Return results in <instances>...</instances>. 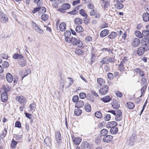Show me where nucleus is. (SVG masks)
I'll use <instances>...</instances> for the list:
<instances>
[{
    "label": "nucleus",
    "instance_id": "29",
    "mask_svg": "<svg viewBox=\"0 0 149 149\" xmlns=\"http://www.w3.org/2000/svg\"><path fill=\"white\" fill-rule=\"evenodd\" d=\"M135 34L136 36L140 38H143L142 34L139 31H136L135 32Z\"/></svg>",
    "mask_w": 149,
    "mask_h": 149
},
{
    "label": "nucleus",
    "instance_id": "5",
    "mask_svg": "<svg viewBox=\"0 0 149 149\" xmlns=\"http://www.w3.org/2000/svg\"><path fill=\"white\" fill-rule=\"evenodd\" d=\"M140 43V40L138 38H136L133 39L131 42V46L133 47H136Z\"/></svg>",
    "mask_w": 149,
    "mask_h": 149
},
{
    "label": "nucleus",
    "instance_id": "14",
    "mask_svg": "<svg viewBox=\"0 0 149 149\" xmlns=\"http://www.w3.org/2000/svg\"><path fill=\"white\" fill-rule=\"evenodd\" d=\"M145 48L142 47H139L137 50V53L139 56H141L144 53Z\"/></svg>",
    "mask_w": 149,
    "mask_h": 149
},
{
    "label": "nucleus",
    "instance_id": "28",
    "mask_svg": "<svg viewBox=\"0 0 149 149\" xmlns=\"http://www.w3.org/2000/svg\"><path fill=\"white\" fill-rule=\"evenodd\" d=\"M127 107L130 109H132L134 107V104L132 102H129L127 103Z\"/></svg>",
    "mask_w": 149,
    "mask_h": 149
},
{
    "label": "nucleus",
    "instance_id": "59",
    "mask_svg": "<svg viewBox=\"0 0 149 149\" xmlns=\"http://www.w3.org/2000/svg\"><path fill=\"white\" fill-rule=\"evenodd\" d=\"M2 65L4 68H7L8 67L9 64L8 62L5 61L3 63Z\"/></svg>",
    "mask_w": 149,
    "mask_h": 149
},
{
    "label": "nucleus",
    "instance_id": "37",
    "mask_svg": "<svg viewBox=\"0 0 149 149\" xmlns=\"http://www.w3.org/2000/svg\"><path fill=\"white\" fill-rule=\"evenodd\" d=\"M82 22V20L81 19L79 18H76L74 20V22L76 24H81Z\"/></svg>",
    "mask_w": 149,
    "mask_h": 149
},
{
    "label": "nucleus",
    "instance_id": "45",
    "mask_svg": "<svg viewBox=\"0 0 149 149\" xmlns=\"http://www.w3.org/2000/svg\"><path fill=\"white\" fill-rule=\"evenodd\" d=\"M98 83L100 85L103 84L104 83V80L101 78H99L97 79Z\"/></svg>",
    "mask_w": 149,
    "mask_h": 149
},
{
    "label": "nucleus",
    "instance_id": "33",
    "mask_svg": "<svg viewBox=\"0 0 149 149\" xmlns=\"http://www.w3.org/2000/svg\"><path fill=\"white\" fill-rule=\"evenodd\" d=\"M108 130L106 129H103L100 132V134L102 136H105L108 133Z\"/></svg>",
    "mask_w": 149,
    "mask_h": 149
},
{
    "label": "nucleus",
    "instance_id": "58",
    "mask_svg": "<svg viewBox=\"0 0 149 149\" xmlns=\"http://www.w3.org/2000/svg\"><path fill=\"white\" fill-rule=\"evenodd\" d=\"M79 99V97L78 96L75 95L73 97L72 100L74 102H77Z\"/></svg>",
    "mask_w": 149,
    "mask_h": 149
},
{
    "label": "nucleus",
    "instance_id": "47",
    "mask_svg": "<svg viewBox=\"0 0 149 149\" xmlns=\"http://www.w3.org/2000/svg\"><path fill=\"white\" fill-rule=\"evenodd\" d=\"M149 38H144L142 39V41L145 42V44H143V45H147L149 43Z\"/></svg>",
    "mask_w": 149,
    "mask_h": 149
},
{
    "label": "nucleus",
    "instance_id": "11",
    "mask_svg": "<svg viewBox=\"0 0 149 149\" xmlns=\"http://www.w3.org/2000/svg\"><path fill=\"white\" fill-rule=\"evenodd\" d=\"M112 107L114 109H118L120 107L119 103L117 100H114L111 103Z\"/></svg>",
    "mask_w": 149,
    "mask_h": 149
},
{
    "label": "nucleus",
    "instance_id": "53",
    "mask_svg": "<svg viewBox=\"0 0 149 149\" xmlns=\"http://www.w3.org/2000/svg\"><path fill=\"white\" fill-rule=\"evenodd\" d=\"M87 8L90 9H92L94 8L93 4L91 3H89L87 5Z\"/></svg>",
    "mask_w": 149,
    "mask_h": 149
},
{
    "label": "nucleus",
    "instance_id": "49",
    "mask_svg": "<svg viewBox=\"0 0 149 149\" xmlns=\"http://www.w3.org/2000/svg\"><path fill=\"white\" fill-rule=\"evenodd\" d=\"M117 9H121L123 7V4L120 3H117V4L116 5Z\"/></svg>",
    "mask_w": 149,
    "mask_h": 149
},
{
    "label": "nucleus",
    "instance_id": "17",
    "mask_svg": "<svg viewBox=\"0 0 149 149\" xmlns=\"http://www.w3.org/2000/svg\"><path fill=\"white\" fill-rule=\"evenodd\" d=\"M18 62L19 65L22 67L25 66L26 64V61L24 59L22 58Z\"/></svg>",
    "mask_w": 149,
    "mask_h": 149
},
{
    "label": "nucleus",
    "instance_id": "26",
    "mask_svg": "<svg viewBox=\"0 0 149 149\" xmlns=\"http://www.w3.org/2000/svg\"><path fill=\"white\" fill-rule=\"evenodd\" d=\"M117 36V33L114 32H112L108 36V37L111 39L115 38Z\"/></svg>",
    "mask_w": 149,
    "mask_h": 149
},
{
    "label": "nucleus",
    "instance_id": "31",
    "mask_svg": "<svg viewBox=\"0 0 149 149\" xmlns=\"http://www.w3.org/2000/svg\"><path fill=\"white\" fill-rule=\"evenodd\" d=\"M149 32L148 31L144 30L142 31V35H143L144 37L147 38H149Z\"/></svg>",
    "mask_w": 149,
    "mask_h": 149
},
{
    "label": "nucleus",
    "instance_id": "2",
    "mask_svg": "<svg viewBox=\"0 0 149 149\" xmlns=\"http://www.w3.org/2000/svg\"><path fill=\"white\" fill-rule=\"evenodd\" d=\"M0 21L3 23H6L8 22V17L7 15L3 13L0 14Z\"/></svg>",
    "mask_w": 149,
    "mask_h": 149
},
{
    "label": "nucleus",
    "instance_id": "51",
    "mask_svg": "<svg viewBox=\"0 0 149 149\" xmlns=\"http://www.w3.org/2000/svg\"><path fill=\"white\" fill-rule=\"evenodd\" d=\"M29 107L31 108L32 111H35L36 109L35 105L33 103L29 105Z\"/></svg>",
    "mask_w": 149,
    "mask_h": 149
},
{
    "label": "nucleus",
    "instance_id": "3",
    "mask_svg": "<svg viewBox=\"0 0 149 149\" xmlns=\"http://www.w3.org/2000/svg\"><path fill=\"white\" fill-rule=\"evenodd\" d=\"M16 100L18 101L20 104L24 105L26 104L27 101L26 98L22 96L17 97H16Z\"/></svg>",
    "mask_w": 149,
    "mask_h": 149
},
{
    "label": "nucleus",
    "instance_id": "61",
    "mask_svg": "<svg viewBox=\"0 0 149 149\" xmlns=\"http://www.w3.org/2000/svg\"><path fill=\"white\" fill-rule=\"evenodd\" d=\"M78 13V11L74 10L70 12H69L68 13L71 15H74Z\"/></svg>",
    "mask_w": 149,
    "mask_h": 149
},
{
    "label": "nucleus",
    "instance_id": "34",
    "mask_svg": "<svg viewBox=\"0 0 149 149\" xmlns=\"http://www.w3.org/2000/svg\"><path fill=\"white\" fill-rule=\"evenodd\" d=\"M88 146V143L87 142H84L82 143L81 147L83 149L86 148Z\"/></svg>",
    "mask_w": 149,
    "mask_h": 149
},
{
    "label": "nucleus",
    "instance_id": "22",
    "mask_svg": "<svg viewBox=\"0 0 149 149\" xmlns=\"http://www.w3.org/2000/svg\"><path fill=\"white\" fill-rule=\"evenodd\" d=\"M75 53L79 56L83 55L84 54V52L81 49H78L75 51Z\"/></svg>",
    "mask_w": 149,
    "mask_h": 149
},
{
    "label": "nucleus",
    "instance_id": "20",
    "mask_svg": "<svg viewBox=\"0 0 149 149\" xmlns=\"http://www.w3.org/2000/svg\"><path fill=\"white\" fill-rule=\"evenodd\" d=\"M134 72L136 73H138L140 76H143L144 75L143 72L139 68H136L134 70Z\"/></svg>",
    "mask_w": 149,
    "mask_h": 149
},
{
    "label": "nucleus",
    "instance_id": "42",
    "mask_svg": "<svg viewBox=\"0 0 149 149\" xmlns=\"http://www.w3.org/2000/svg\"><path fill=\"white\" fill-rule=\"evenodd\" d=\"M65 39L66 38H70L69 37L71 35V33L70 31H66L65 33Z\"/></svg>",
    "mask_w": 149,
    "mask_h": 149
},
{
    "label": "nucleus",
    "instance_id": "44",
    "mask_svg": "<svg viewBox=\"0 0 149 149\" xmlns=\"http://www.w3.org/2000/svg\"><path fill=\"white\" fill-rule=\"evenodd\" d=\"M125 65H123L122 63H121L118 65V69L121 71H123L125 69Z\"/></svg>",
    "mask_w": 149,
    "mask_h": 149
},
{
    "label": "nucleus",
    "instance_id": "18",
    "mask_svg": "<svg viewBox=\"0 0 149 149\" xmlns=\"http://www.w3.org/2000/svg\"><path fill=\"white\" fill-rule=\"evenodd\" d=\"M59 28L62 31H64L66 28V24L65 22L61 23L59 25Z\"/></svg>",
    "mask_w": 149,
    "mask_h": 149
},
{
    "label": "nucleus",
    "instance_id": "64",
    "mask_svg": "<svg viewBox=\"0 0 149 149\" xmlns=\"http://www.w3.org/2000/svg\"><path fill=\"white\" fill-rule=\"evenodd\" d=\"M44 142L46 144L50 143H51V141L50 140H49V138L45 139L44 140Z\"/></svg>",
    "mask_w": 149,
    "mask_h": 149
},
{
    "label": "nucleus",
    "instance_id": "63",
    "mask_svg": "<svg viewBox=\"0 0 149 149\" xmlns=\"http://www.w3.org/2000/svg\"><path fill=\"white\" fill-rule=\"evenodd\" d=\"M15 126L18 128H20L21 127V123L19 121H17L15 123Z\"/></svg>",
    "mask_w": 149,
    "mask_h": 149
},
{
    "label": "nucleus",
    "instance_id": "24",
    "mask_svg": "<svg viewBox=\"0 0 149 149\" xmlns=\"http://www.w3.org/2000/svg\"><path fill=\"white\" fill-rule=\"evenodd\" d=\"M118 131V128L117 127L111 128L110 130V132L111 134H116Z\"/></svg>",
    "mask_w": 149,
    "mask_h": 149
},
{
    "label": "nucleus",
    "instance_id": "54",
    "mask_svg": "<svg viewBox=\"0 0 149 149\" xmlns=\"http://www.w3.org/2000/svg\"><path fill=\"white\" fill-rule=\"evenodd\" d=\"M79 96L80 98L81 99L84 98L86 97V94L84 93H80Z\"/></svg>",
    "mask_w": 149,
    "mask_h": 149
},
{
    "label": "nucleus",
    "instance_id": "46",
    "mask_svg": "<svg viewBox=\"0 0 149 149\" xmlns=\"http://www.w3.org/2000/svg\"><path fill=\"white\" fill-rule=\"evenodd\" d=\"M141 83L144 86H145L146 85L147 81L145 78H143L141 80Z\"/></svg>",
    "mask_w": 149,
    "mask_h": 149
},
{
    "label": "nucleus",
    "instance_id": "10",
    "mask_svg": "<svg viewBox=\"0 0 149 149\" xmlns=\"http://www.w3.org/2000/svg\"><path fill=\"white\" fill-rule=\"evenodd\" d=\"M117 123L115 121H111L108 122L107 124V127L108 128H112L116 127L117 125Z\"/></svg>",
    "mask_w": 149,
    "mask_h": 149
},
{
    "label": "nucleus",
    "instance_id": "9",
    "mask_svg": "<svg viewBox=\"0 0 149 149\" xmlns=\"http://www.w3.org/2000/svg\"><path fill=\"white\" fill-rule=\"evenodd\" d=\"M55 138L58 144L59 145L61 141V135L59 132H56Z\"/></svg>",
    "mask_w": 149,
    "mask_h": 149
},
{
    "label": "nucleus",
    "instance_id": "4",
    "mask_svg": "<svg viewBox=\"0 0 149 149\" xmlns=\"http://www.w3.org/2000/svg\"><path fill=\"white\" fill-rule=\"evenodd\" d=\"M109 90V87L107 85H105L104 87L101 88L99 90V93L102 95L106 94Z\"/></svg>",
    "mask_w": 149,
    "mask_h": 149
},
{
    "label": "nucleus",
    "instance_id": "12",
    "mask_svg": "<svg viewBox=\"0 0 149 149\" xmlns=\"http://www.w3.org/2000/svg\"><path fill=\"white\" fill-rule=\"evenodd\" d=\"M6 78L8 82L11 83L13 80V76L12 75L9 73H8L6 75Z\"/></svg>",
    "mask_w": 149,
    "mask_h": 149
},
{
    "label": "nucleus",
    "instance_id": "15",
    "mask_svg": "<svg viewBox=\"0 0 149 149\" xmlns=\"http://www.w3.org/2000/svg\"><path fill=\"white\" fill-rule=\"evenodd\" d=\"M109 33V31L107 29H105L102 30L100 34L101 37H104L107 36Z\"/></svg>",
    "mask_w": 149,
    "mask_h": 149
},
{
    "label": "nucleus",
    "instance_id": "60",
    "mask_svg": "<svg viewBox=\"0 0 149 149\" xmlns=\"http://www.w3.org/2000/svg\"><path fill=\"white\" fill-rule=\"evenodd\" d=\"M40 11L41 13H43L45 12L46 10V8L44 7H40Z\"/></svg>",
    "mask_w": 149,
    "mask_h": 149
},
{
    "label": "nucleus",
    "instance_id": "35",
    "mask_svg": "<svg viewBox=\"0 0 149 149\" xmlns=\"http://www.w3.org/2000/svg\"><path fill=\"white\" fill-rule=\"evenodd\" d=\"M76 30L77 32L79 33L82 32L83 31V29L81 26H78L76 27Z\"/></svg>",
    "mask_w": 149,
    "mask_h": 149
},
{
    "label": "nucleus",
    "instance_id": "57",
    "mask_svg": "<svg viewBox=\"0 0 149 149\" xmlns=\"http://www.w3.org/2000/svg\"><path fill=\"white\" fill-rule=\"evenodd\" d=\"M111 116L110 114H107L105 117L104 118V119L106 121H109L110 120Z\"/></svg>",
    "mask_w": 149,
    "mask_h": 149
},
{
    "label": "nucleus",
    "instance_id": "8",
    "mask_svg": "<svg viewBox=\"0 0 149 149\" xmlns=\"http://www.w3.org/2000/svg\"><path fill=\"white\" fill-rule=\"evenodd\" d=\"M113 139V137L110 135H107L104 136L102 139V141L106 143L111 142Z\"/></svg>",
    "mask_w": 149,
    "mask_h": 149
},
{
    "label": "nucleus",
    "instance_id": "23",
    "mask_svg": "<svg viewBox=\"0 0 149 149\" xmlns=\"http://www.w3.org/2000/svg\"><path fill=\"white\" fill-rule=\"evenodd\" d=\"M11 89V87L8 86L4 85L3 86L2 89L4 91V92H6V93L10 91Z\"/></svg>",
    "mask_w": 149,
    "mask_h": 149
},
{
    "label": "nucleus",
    "instance_id": "19",
    "mask_svg": "<svg viewBox=\"0 0 149 149\" xmlns=\"http://www.w3.org/2000/svg\"><path fill=\"white\" fill-rule=\"evenodd\" d=\"M84 104V102L81 100L78 101L76 103L75 107L79 108L82 107Z\"/></svg>",
    "mask_w": 149,
    "mask_h": 149
},
{
    "label": "nucleus",
    "instance_id": "62",
    "mask_svg": "<svg viewBox=\"0 0 149 149\" xmlns=\"http://www.w3.org/2000/svg\"><path fill=\"white\" fill-rule=\"evenodd\" d=\"M68 78L70 79V82L68 86V87H69L71 86L73 83V80L72 78L70 77H68Z\"/></svg>",
    "mask_w": 149,
    "mask_h": 149
},
{
    "label": "nucleus",
    "instance_id": "55",
    "mask_svg": "<svg viewBox=\"0 0 149 149\" xmlns=\"http://www.w3.org/2000/svg\"><path fill=\"white\" fill-rule=\"evenodd\" d=\"M40 7H38L34 8L32 11V13H35L38 12H39L40 11Z\"/></svg>",
    "mask_w": 149,
    "mask_h": 149
},
{
    "label": "nucleus",
    "instance_id": "40",
    "mask_svg": "<svg viewBox=\"0 0 149 149\" xmlns=\"http://www.w3.org/2000/svg\"><path fill=\"white\" fill-rule=\"evenodd\" d=\"M95 115L96 117L98 118H101L102 116V113L100 111L96 112L95 113Z\"/></svg>",
    "mask_w": 149,
    "mask_h": 149
},
{
    "label": "nucleus",
    "instance_id": "6",
    "mask_svg": "<svg viewBox=\"0 0 149 149\" xmlns=\"http://www.w3.org/2000/svg\"><path fill=\"white\" fill-rule=\"evenodd\" d=\"M121 111L119 110H117V113L116 114L115 119L117 121H120L122 118Z\"/></svg>",
    "mask_w": 149,
    "mask_h": 149
},
{
    "label": "nucleus",
    "instance_id": "36",
    "mask_svg": "<svg viewBox=\"0 0 149 149\" xmlns=\"http://www.w3.org/2000/svg\"><path fill=\"white\" fill-rule=\"evenodd\" d=\"M81 113V110L78 109H75L74 111V114L76 116H78L80 115Z\"/></svg>",
    "mask_w": 149,
    "mask_h": 149
},
{
    "label": "nucleus",
    "instance_id": "7",
    "mask_svg": "<svg viewBox=\"0 0 149 149\" xmlns=\"http://www.w3.org/2000/svg\"><path fill=\"white\" fill-rule=\"evenodd\" d=\"M31 72V70L29 69H27L25 70V71H21L19 72L20 75H21V76L22 77V79L25 77L27 76Z\"/></svg>",
    "mask_w": 149,
    "mask_h": 149
},
{
    "label": "nucleus",
    "instance_id": "48",
    "mask_svg": "<svg viewBox=\"0 0 149 149\" xmlns=\"http://www.w3.org/2000/svg\"><path fill=\"white\" fill-rule=\"evenodd\" d=\"M17 143V141H15L14 139H13L11 143V146L13 148H14L16 147Z\"/></svg>",
    "mask_w": 149,
    "mask_h": 149
},
{
    "label": "nucleus",
    "instance_id": "50",
    "mask_svg": "<svg viewBox=\"0 0 149 149\" xmlns=\"http://www.w3.org/2000/svg\"><path fill=\"white\" fill-rule=\"evenodd\" d=\"M32 25L36 31L38 30L39 28V27L36 25V23L33 22H32Z\"/></svg>",
    "mask_w": 149,
    "mask_h": 149
},
{
    "label": "nucleus",
    "instance_id": "52",
    "mask_svg": "<svg viewBox=\"0 0 149 149\" xmlns=\"http://www.w3.org/2000/svg\"><path fill=\"white\" fill-rule=\"evenodd\" d=\"M48 19V16L46 14L43 15L41 17V19L44 21H46Z\"/></svg>",
    "mask_w": 149,
    "mask_h": 149
},
{
    "label": "nucleus",
    "instance_id": "43",
    "mask_svg": "<svg viewBox=\"0 0 149 149\" xmlns=\"http://www.w3.org/2000/svg\"><path fill=\"white\" fill-rule=\"evenodd\" d=\"M108 61V57H106L104 58L101 61V63L102 64L107 63Z\"/></svg>",
    "mask_w": 149,
    "mask_h": 149
},
{
    "label": "nucleus",
    "instance_id": "38",
    "mask_svg": "<svg viewBox=\"0 0 149 149\" xmlns=\"http://www.w3.org/2000/svg\"><path fill=\"white\" fill-rule=\"evenodd\" d=\"M84 109L87 112H89L91 110V107L90 105L87 104L86 105Z\"/></svg>",
    "mask_w": 149,
    "mask_h": 149
},
{
    "label": "nucleus",
    "instance_id": "16",
    "mask_svg": "<svg viewBox=\"0 0 149 149\" xmlns=\"http://www.w3.org/2000/svg\"><path fill=\"white\" fill-rule=\"evenodd\" d=\"M13 58L15 59H21L22 58H23L24 57L23 56L22 54L15 53L14 54L13 56Z\"/></svg>",
    "mask_w": 149,
    "mask_h": 149
},
{
    "label": "nucleus",
    "instance_id": "41",
    "mask_svg": "<svg viewBox=\"0 0 149 149\" xmlns=\"http://www.w3.org/2000/svg\"><path fill=\"white\" fill-rule=\"evenodd\" d=\"M128 62V61H127V58L125 57L120 62V63H122L123 65H125L127 64Z\"/></svg>",
    "mask_w": 149,
    "mask_h": 149
},
{
    "label": "nucleus",
    "instance_id": "56",
    "mask_svg": "<svg viewBox=\"0 0 149 149\" xmlns=\"http://www.w3.org/2000/svg\"><path fill=\"white\" fill-rule=\"evenodd\" d=\"M136 137L135 135L132 136L130 137V139L131 141L132 142H134L136 140Z\"/></svg>",
    "mask_w": 149,
    "mask_h": 149
},
{
    "label": "nucleus",
    "instance_id": "39",
    "mask_svg": "<svg viewBox=\"0 0 149 149\" xmlns=\"http://www.w3.org/2000/svg\"><path fill=\"white\" fill-rule=\"evenodd\" d=\"M81 141V139L79 138H76L74 141V143L77 145H78Z\"/></svg>",
    "mask_w": 149,
    "mask_h": 149
},
{
    "label": "nucleus",
    "instance_id": "25",
    "mask_svg": "<svg viewBox=\"0 0 149 149\" xmlns=\"http://www.w3.org/2000/svg\"><path fill=\"white\" fill-rule=\"evenodd\" d=\"M143 20L145 22H148L149 20V14L148 13H144L143 14Z\"/></svg>",
    "mask_w": 149,
    "mask_h": 149
},
{
    "label": "nucleus",
    "instance_id": "13",
    "mask_svg": "<svg viewBox=\"0 0 149 149\" xmlns=\"http://www.w3.org/2000/svg\"><path fill=\"white\" fill-rule=\"evenodd\" d=\"M1 100L3 102H5L7 101L8 99V95L6 92H3L1 95Z\"/></svg>",
    "mask_w": 149,
    "mask_h": 149
},
{
    "label": "nucleus",
    "instance_id": "27",
    "mask_svg": "<svg viewBox=\"0 0 149 149\" xmlns=\"http://www.w3.org/2000/svg\"><path fill=\"white\" fill-rule=\"evenodd\" d=\"M62 8L64 10H68L70 7V5L69 3L64 4L62 5Z\"/></svg>",
    "mask_w": 149,
    "mask_h": 149
},
{
    "label": "nucleus",
    "instance_id": "32",
    "mask_svg": "<svg viewBox=\"0 0 149 149\" xmlns=\"http://www.w3.org/2000/svg\"><path fill=\"white\" fill-rule=\"evenodd\" d=\"M85 41L87 43H89L90 45H91V42L92 41V38L91 36L87 37L85 38Z\"/></svg>",
    "mask_w": 149,
    "mask_h": 149
},
{
    "label": "nucleus",
    "instance_id": "30",
    "mask_svg": "<svg viewBox=\"0 0 149 149\" xmlns=\"http://www.w3.org/2000/svg\"><path fill=\"white\" fill-rule=\"evenodd\" d=\"M79 13L81 15L85 17V18H87V15L83 9H81L79 11Z\"/></svg>",
    "mask_w": 149,
    "mask_h": 149
},
{
    "label": "nucleus",
    "instance_id": "21",
    "mask_svg": "<svg viewBox=\"0 0 149 149\" xmlns=\"http://www.w3.org/2000/svg\"><path fill=\"white\" fill-rule=\"evenodd\" d=\"M101 100L105 103L109 102L111 100V98L109 95L104 96V97L102 98Z\"/></svg>",
    "mask_w": 149,
    "mask_h": 149
},
{
    "label": "nucleus",
    "instance_id": "1",
    "mask_svg": "<svg viewBox=\"0 0 149 149\" xmlns=\"http://www.w3.org/2000/svg\"><path fill=\"white\" fill-rule=\"evenodd\" d=\"M65 41L68 43H71L73 45H76L77 47H81L83 46V42L77 38L74 37L66 38Z\"/></svg>",
    "mask_w": 149,
    "mask_h": 149
}]
</instances>
